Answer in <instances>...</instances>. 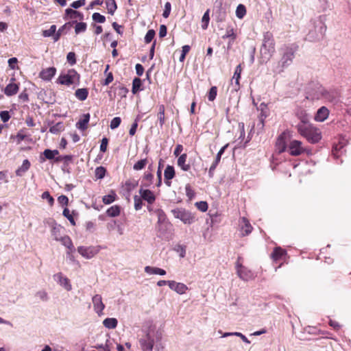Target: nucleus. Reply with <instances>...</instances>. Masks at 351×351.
Instances as JSON below:
<instances>
[{
    "label": "nucleus",
    "mask_w": 351,
    "mask_h": 351,
    "mask_svg": "<svg viewBox=\"0 0 351 351\" xmlns=\"http://www.w3.org/2000/svg\"><path fill=\"white\" fill-rule=\"evenodd\" d=\"M297 47L293 45L282 47L279 49L280 59L274 69V71L280 73L289 66L293 63Z\"/></svg>",
    "instance_id": "obj_1"
},
{
    "label": "nucleus",
    "mask_w": 351,
    "mask_h": 351,
    "mask_svg": "<svg viewBox=\"0 0 351 351\" xmlns=\"http://www.w3.org/2000/svg\"><path fill=\"white\" fill-rule=\"evenodd\" d=\"M296 128L298 133L311 143H316L322 138L319 130L311 123H298Z\"/></svg>",
    "instance_id": "obj_2"
},
{
    "label": "nucleus",
    "mask_w": 351,
    "mask_h": 351,
    "mask_svg": "<svg viewBox=\"0 0 351 351\" xmlns=\"http://www.w3.org/2000/svg\"><path fill=\"white\" fill-rule=\"evenodd\" d=\"M275 51V42L273 34L267 32L263 35V44L261 48V58L267 61Z\"/></svg>",
    "instance_id": "obj_3"
},
{
    "label": "nucleus",
    "mask_w": 351,
    "mask_h": 351,
    "mask_svg": "<svg viewBox=\"0 0 351 351\" xmlns=\"http://www.w3.org/2000/svg\"><path fill=\"white\" fill-rule=\"evenodd\" d=\"M287 152L291 156H298L304 153L311 154V150L303 146L301 141L298 140H291L287 145Z\"/></svg>",
    "instance_id": "obj_4"
},
{
    "label": "nucleus",
    "mask_w": 351,
    "mask_h": 351,
    "mask_svg": "<svg viewBox=\"0 0 351 351\" xmlns=\"http://www.w3.org/2000/svg\"><path fill=\"white\" fill-rule=\"evenodd\" d=\"M171 213L175 218L180 219L184 224L189 225L194 223L195 221V215L190 211L182 208L173 209L171 210Z\"/></svg>",
    "instance_id": "obj_5"
},
{
    "label": "nucleus",
    "mask_w": 351,
    "mask_h": 351,
    "mask_svg": "<svg viewBox=\"0 0 351 351\" xmlns=\"http://www.w3.org/2000/svg\"><path fill=\"white\" fill-rule=\"evenodd\" d=\"M326 31V26L322 21H318L315 26L314 30H310L306 36V39L309 41L314 42L323 38Z\"/></svg>",
    "instance_id": "obj_6"
},
{
    "label": "nucleus",
    "mask_w": 351,
    "mask_h": 351,
    "mask_svg": "<svg viewBox=\"0 0 351 351\" xmlns=\"http://www.w3.org/2000/svg\"><path fill=\"white\" fill-rule=\"evenodd\" d=\"M101 246H79L77 247L78 253L86 259H90L96 256L100 251Z\"/></svg>",
    "instance_id": "obj_7"
},
{
    "label": "nucleus",
    "mask_w": 351,
    "mask_h": 351,
    "mask_svg": "<svg viewBox=\"0 0 351 351\" xmlns=\"http://www.w3.org/2000/svg\"><path fill=\"white\" fill-rule=\"evenodd\" d=\"M79 78L78 73L74 69H70L66 74L59 76L58 82L61 84L69 86L74 84Z\"/></svg>",
    "instance_id": "obj_8"
},
{
    "label": "nucleus",
    "mask_w": 351,
    "mask_h": 351,
    "mask_svg": "<svg viewBox=\"0 0 351 351\" xmlns=\"http://www.w3.org/2000/svg\"><path fill=\"white\" fill-rule=\"evenodd\" d=\"M237 273L239 277L245 281L252 280L256 276L250 269L243 266L239 262L237 263Z\"/></svg>",
    "instance_id": "obj_9"
},
{
    "label": "nucleus",
    "mask_w": 351,
    "mask_h": 351,
    "mask_svg": "<svg viewBox=\"0 0 351 351\" xmlns=\"http://www.w3.org/2000/svg\"><path fill=\"white\" fill-rule=\"evenodd\" d=\"M323 86L319 84V83L313 84L311 85L308 88L306 97L307 99H321L322 95H320L322 93L321 88H322Z\"/></svg>",
    "instance_id": "obj_10"
},
{
    "label": "nucleus",
    "mask_w": 351,
    "mask_h": 351,
    "mask_svg": "<svg viewBox=\"0 0 351 351\" xmlns=\"http://www.w3.org/2000/svg\"><path fill=\"white\" fill-rule=\"evenodd\" d=\"M53 279L64 289L69 291L72 289V285L69 279L63 275L62 273L59 272L53 275Z\"/></svg>",
    "instance_id": "obj_11"
},
{
    "label": "nucleus",
    "mask_w": 351,
    "mask_h": 351,
    "mask_svg": "<svg viewBox=\"0 0 351 351\" xmlns=\"http://www.w3.org/2000/svg\"><path fill=\"white\" fill-rule=\"evenodd\" d=\"M92 302H93V308H94L95 312L99 316L104 315L103 311L105 308V305L102 302L101 295H99V294L94 295L92 298Z\"/></svg>",
    "instance_id": "obj_12"
},
{
    "label": "nucleus",
    "mask_w": 351,
    "mask_h": 351,
    "mask_svg": "<svg viewBox=\"0 0 351 351\" xmlns=\"http://www.w3.org/2000/svg\"><path fill=\"white\" fill-rule=\"evenodd\" d=\"M239 225L241 236L243 237L248 235L253 229L248 219L244 217L239 219Z\"/></svg>",
    "instance_id": "obj_13"
},
{
    "label": "nucleus",
    "mask_w": 351,
    "mask_h": 351,
    "mask_svg": "<svg viewBox=\"0 0 351 351\" xmlns=\"http://www.w3.org/2000/svg\"><path fill=\"white\" fill-rule=\"evenodd\" d=\"M242 71L241 65L239 64L234 71L233 77L231 80V86L232 87V90L234 91H238L240 88V79H241V74Z\"/></svg>",
    "instance_id": "obj_14"
},
{
    "label": "nucleus",
    "mask_w": 351,
    "mask_h": 351,
    "mask_svg": "<svg viewBox=\"0 0 351 351\" xmlns=\"http://www.w3.org/2000/svg\"><path fill=\"white\" fill-rule=\"evenodd\" d=\"M139 194L141 198L146 201L149 204H152L156 200V195L154 192L149 189L141 188Z\"/></svg>",
    "instance_id": "obj_15"
},
{
    "label": "nucleus",
    "mask_w": 351,
    "mask_h": 351,
    "mask_svg": "<svg viewBox=\"0 0 351 351\" xmlns=\"http://www.w3.org/2000/svg\"><path fill=\"white\" fill-rule=\"evenodd\" d=\"M169 287L171 290L176 291L180 295L185 293L188 290V287L185 284L182 282H177L174 280L170 281Z\"/></svg>",
    "instance_id": "obj_16"
},
{
    "label": "nucleus",
    "mask_w": 351,
    "mask_h": 351,
    "mask_svg": "<svg viewBox=\"0 0 351 351\" xmlns=\"http://www.w3.org/2000/svg\"><path fill=\"white\" fill-rule=\"evenodd\" d=\"M65 14L69 19L73 20V21L71 22L73 23V25L77 22V19L82 20L84 18V15L82 13H80V12L74 10L71 8H67L65 10Z\"/></svg>",
    "instance_id": "obj_17"
},
{
    "label": "nucleus",
    "mask_w": 351,
    "mask_h": 351,
    "mask_svg": "<svg viewBox=\"0 0 351 351\" xmlns=\"http://www.w3.org/2000/svg\"><path fill=\"white\" fill-rule=\"evenodd\" d=\"M328 109L325 106H322L317 110L314 119L316 121L323 122L328 117Z\"/></svg>",
    "instance_id": "obj_18"
},
{
    "label": "nucleus",
    "mask_w": 351,
    "mask_h": 351,
    "mask_svg": "<svg viewBox=\"0 0 351 351\" xmlns=\"http://www.w3.org/2000/svg\"><path fill=\"white\" fill-rule=\"evenodd\" d=\"M321 90L322 91V99L327 101H332L337 97V93L335 90H328L325 87H322L321 88Z\"/></svg>",
    "instance_id": "obj_19"
},
{
    "label": "nucleus",
    "mask_w": 351,
    "mask_h": 351,
    "mask_svg": "<svg viewBox=\"0 0 351 351\" xmlns=\"http://www.w3.org/2000/svg\"><path fill=\"white\" fill-rule=\"evenodd\" d=\"M153 181L154 175L149 171H146L143 177L141 188L150 187L153 184Z\"/></svg>",
    "instance_id": "obj_20"
},
{
    "label": "nucleus",
    "mask_w": 351,
    "mask_h": 351,
    "mask_svg": "<svg viewBox=\"0 0 351 351\" xmlns=\"http://www.w3.org/2000/svg\"><path fill=\"white\" fill-rule=\"evenodd\" d=\"M62 231L63 228L60 225H58L55 222L51 223V235L56 241H58L61 237H63L62 235Z\"/></svg>",
    "instance_id": "obj_21"
},
{
    "label": "nucleus",
    "mask_w": 351,
    "mask_h": 351,
    "mask_svg": "<svg viewBox=\"0 0 351 351\" xmlns=\"http://www.w3.org/2000/svg\"><path fill=\"white\" fill-rule=\"evenodd\" d=\"M295 113L296 117L300 120V122L299 123H309V116L304 109L302 108H298L296 109Z\"/></svg>",
    "instance_id": "obj_22"
},
{
    "label": "nucleus",
    "mask_w": 351,
    "mask_h": 351,
    "mask_svg": "<svg viewBox=\"0 0 351 351\" xmlns=\"http://www.w3.org/2000/svg\"><path fill=\"white\" fill-rule=\"evenodd\" d=\"M56 69L55 67H49L43 69L40 73V77L46 81L50 80L56 74Z\"/></svg>",
    "instance_id": "obj_23"
},
{
    "label": "nucleus",
    "mask_w": 351,
    "mask_h": 351,
    "mask_svg": "<svg viewBox=\"0 0 351 351\" xmlns=\"http://www.w3.org/2000/svg\"><path fill=\"white\" fill-rule=\"evenodd\" d=\"M139 343L143 351H152L154 345V340L150 341L144 337L139 339Z\"/></svg>",
    "instance_id": "obj_24"
},
{
    "label": "nucleus",
    "mask_w": 351,
    "mask_h": 351,
    "mask_svg": "<svg viewBox=\"0 0 351 351\" xmlns=\"http://www.w3.org/2000/svg\"><path fill=\"white\" fill-rule=\"evenodd\" d=\"M90 120V114H84L82 118L77 122L76 126L79 130H85L87 128Z\"/></svg>",
    "instance_id": "obj_25"
},
{
    "label": "nucleus",
    "mask_w": 351,
    "mask_h": 351,
    "mask_svg": "<svg viewBox=\"0 0 351 351\" xmlns=\"http://www.w3.org/2000/svg\"><path fill=\"white\" fill-rule=\"evenodd\" d=\"M164 176L165 180V183L170 186L171 182L170 180L173 179L175 176V170L173 166L167 165V167L165 169Z\"/></svg>",
    "instance_id": "obj_26"
},
{
    "label": "nucleus",
    "mask_w": 351,
    "mask_h": 351,
    "mask_svg": "<svg viewBox=\"0 0 351 351\" xmlns=\"http://www.w3.org/2000/svg\"><path fill=\"white\" fill-rule=\"evenodd\" d=\"M144 269L145 273L150 275L155 274L165 276L166 274V271L159 267L146 266Z\"/></svg>",
    "instance_id": "obj_27"
},
{
    "label": "nucleus",
    "mask_w": 351,
    "mask_h": 351,
    "mask_svg": "<svg viewBox=\"0 0 351 351\" xmlns=\"http://www.w3.org/2000/svg\"><path fill=\"white\" fill-rule=\"evenodd\" d=\"M286 254L287 252L285 250L280 247H277L274 250L271 254V258L274 261H278L282 259L283 257L286 256Z\"/></svg>",
    "instance_id": "obj_28"
},
{
    "label": "nucleus",
    "mask_w": 351,
    "mask_h": 351,
    "mask_svg": "<svg viewBox=\"0 0 351 351\" xmlns=\"http://www.w3.org/2000/svg\"><path fill=\"white\" fill-rule=\"evenodd\" d=\"M187 158L186 154H183L180 156L178 159V165L181 168L182 170L187 171L190 169L191 166L189 164L186 163Z\"/></svg>",
    "instance_id": "obj_29"
},
{
    "label": "nucleus",
    "mask_w": 351,
    "mask_h": 351,
    "mask_svg": "<svg viewBox=\"0 0 351 351\" xmlns=\"http://www.w3.org/2000/svg\"><path fill=\"white\" fill-rule=\"evenodd\" d=\"M19 90V86L15 83L8 84L4 90V93L7 96H12L17 93Z\"/></svg>",
    "instance_id": "obj_30"
},
{
    "label": "nucleus",
    "mask_w": 351,
    "mask_h": 351,
    "mask_svg": "<svg viewBox=\"0 0 351 351\" xmlns=\"http://www.w3.org/2000/svg\"><path fill=\"white\" fill-rule=\"evenodd\" d=\"M103 325L108 329H114L118 325V321L114 317H108L103 321Z\"/></svg>",
    "instance_id": "obj_31"
},
{
    "label": "nucleus",
    "mask_w": 351,
    "mask_h": 351,
    "mask_svg": "<svg viewBox=\"0 0 351 351\" xmlns=\"http://www.w3.org/2000/svg\"><path fill=\"white\" fill-rule=\"evenodd\" d=\"M30 165V162L27 159L24 160L22 165L16 169V175L22 176L29 169Z\"/></svg>",
    "instance_id": "obj_32"
},
{
    "label": "nucleus",
    "mask_w": 351,
    "mask_h": 351,
    "mask_svg": "<svg viewBox=\"0 0 351 351\" xmlns=\"http://www.w3.org/2000/svg\"><path fill=\"white\" fill-rule=\"evenodd\" d=\"M276 149L279 153H282L287 149L286 145L285 138L282 135L280 136L276 143Z\"/></svg>",
    "instance_id": "obj_33"
},
{
    "label": "nucleus",
    "mask_w": 351,
    "mask_h": 351,
    "mask_svg": "<svg viewBox=\"0 0 351 351\" xmlns=\"http://www.w3.org/2000/svg\"><path fill=\"white\" fill-rule=\"evenodd\" d=\"M88 95L87 88H78L75 92V97L80 101H84L86 99Z\"/></svg>",
    "instance_id": "obj_34"
},
{
    "label": "nucleus",
    "mask_w": 351,
    "mask_h": 351,
    "mask_svg": "<svg viewBox=\"0 0 351 351\" xmlns=\"http://www.w3.org/2000/svg\"><path fill=\"white\" fill-rule=\"evenodd\" d=\"M120 213L121 208L118 205L112 206L106 210L107 215L111 217L119 216L120 215Z\"/></svg>",
    "instance_id": "obj_35"
},
{
    "label": "nucleus",
    "mask_w": 351,
    "mask_h": 351,
    "mask_svg": "<svg viewBox=\"0 0 351 351\" xmlns=\"http://www.w3.org/2000/svg\"><path fill=\"white\" fill-rule=\"evenodd\" d=\"M157 333V330L155 326H150L149 328L145 330V337L147 338L148 340H154L155 337Z\"/></svg>",
    "instance_id": "obj_36"
},
{
    "label": "nucleus",
    "mask_w": 351,
    "mask_h": 351,
    "mask_svg": "<svg viewBox=\"0 0 351 351\" xmlns=\"http://www.w3.org/2000/svg\"><path fill=\"white\" fill-rule=\"evenodd\" d=\"M141 86H142V81L140 78L138 77H135L134 80H133V82H132V92L133 94H136L137 93L138 91H140L141 89Z\"/></svg>",
    "instance_id": "obj_37"
},
{
    "label": "nucleus",
    "mask_w": 351,
    "mask_h": 351,
    "mask_svg": "<svg viewBox=\"0 0 351 351\" xmlns=\"http://www.w3.org/2000/svg\"><path fill=\"white\" fill-rule=\"evenodd\" d=\"M64 129V126L63 123L58 122L56 123L55 125H52L49 128V132L54 134H58L62 131H63Z\"/></svg>",
    "instance_id": "obj_38"
},
{
    "label": "nucleus",
    "mask_w": 351,
    "mask_h": 351,
    "mask_svg": "<svg viewBox=\"0 0 351 351\" xmlns=\"http://www.w3.org/2000/svg\"><path fill=\"white\" fill-rule=\"evenodd\" d=\"M117 194L114 191H111L108 195L103 197L102 201L105 204H110L115 201Z\"/></svg>",
    "instance_id": "obj_39"
},
{
    "label": "nucleus",
    "mask_w": 351,
    "mask_h": 351,
    "mask_svg": "<svg viewBox=\"0 0 351 351\" xmlns=\"http://www.w3.org/2000/svg\"><path fill=\"white\" fill-rule=\"evenodd\" d=\"M58 154L59 152L57 149L51 150L47 149L43 152V155L45 156V158L48 160L54 159L56 160V156L58 155Z\"/></svg>",
    "instance_id": "obj_40"
},
{
    "label": "nucleus",
    "mask_w": 351,
    "mask_h": 351,
    "mask_svg": "<svg viewBox=\"0 0 351 351\" xmlns=\"http://www.w3.org/2000/svg\"><path fill=\"white\" fill-rule=\"evenodd\" d=\"M165 108L163 104L158 106V119L160 123V127H162L165 123Z\"/></svg>",
    "instance_id": "obj_41"
},
{
    "label": "nucleus",
    "mask_w": 351,
    "mask_h": 351,
    "mask_svg": "<svg viewBox=\"0 0 351 351\" xmlns=\"http://www.w3.org/2000/svg\"><path fill=\"white\" fill-rule=\"evenodd\" d=\"M106 8H107L108 13L110 14L111 15H113L115 10L117 8L115 1L114 0L106 1Z\"/></svg>",
    "instance_id": "obj_42"
},
{
    "label": "nucleus",
    "mask_w": 351,
    "mask_h": 351,
    "mask_svg": "<svg viewBox=\"0 0 351 351\" xmlns=\"http://www.w3.org/2000/svg\"><path fill=\"white\" fill-rule=\"evenodd\" d=\"M106 169L104 167H98L95 169V175L97 179H102L105 177Z\"/></svg>",
    "instance_id": "obj_43"
},
{
    "label": "nucleus",
    "mask_w": 351,
    "mask_h": 351,
    "mask_svg": "<svg viewBox=\"0 0 351 351\" xmlns=\"http://www.w3.org/2000/svg\"><path fill=\"white\" fill-rule=\"evenodd\" d=\"M210 21L209 10H207L204 14L202 19V28L203 29H207Z\"/></svg>",
    "instance_id": "obj_44"
},
{
    "label": "nucleus",
    "mask_w": 351,
    "mask_h": 351,
    "mask_svg": "<svg viewBox=\"0 0 351 351\" xmlns=\"http://www.w3.org/2000/svg\"><path fill=\"white\" fill-rule=\"evenodd\" d=\"M75 32L76 34L84 32L86 29V23L84 22L75 23Z\"/></svg>",
    "instance_id": "obj_45"
},
{
    "label": "nucleus",
    "mask_w": 351,
    "mask_h": 351,
    "mask_svg": "<svg viewBox=\"0 0 351 351\" xmlns=\"http://www.w3.org/2000/svg\"><path fill=\"white\" fill-rule=\"evenodd\" d=\"M246 14V9H245V7L242 5V4H239L237 8V10H236V16L239 18V19H243V16L245 15Z\"/></svg>",
    "instance_id": "obj_46"
},
{
    "label": "nucleus",
    "mask_w": 351,
    "mask_h": 351,
    "mask_svg": "<svg viewBox=\"0 0 351 351\" xmlns=\"http://www.w3.org/2000/svg\"><path fill=\"white\" fill-rule=\"evenodd\" d=\"M58 241H60L62 243V245L65 246L66 248L69 247H72L73 242L71 238L67 235H64L63 237H62Z\"/></svg>",
    "instance_id": "obj_47"
},
{
    "label": "nucleus",
    "mask_w": 351,
    "mask_h": 351,
    "mask_svg": "<svg viewBox=\"0 0 351 351\" xmlns=\"http://www.w3.org/2000/svg\"><path fill=\"white\" fill-rule=\"evenodd\" d=\"M217 95V88L212 86L208 93V99L209 101H213L215 99Z\"/></svg>",
    "instance_id": "obj_48"
},
{
    "label": "nucleus",
    "mask_w": 351,
    "mask_h": 351,
    "mask_svg": "<svg viewBox=\"0 0 351 351\" xmlns=\"http://www.w3.org/2000/svg\"><path fill=\"white\" fill-rule=\"evenodd\" d=\"M147 163V159L140 160H138L137 162H136L134 165L133 168H134V170H136V171L141 170L143 168H145V167L146 166Z\"/></svg>",
    "instance_id": "obj_49"
},
{
    "label": "nucleus",
    "mask_w": 351,
    "mask_h": 351,
    "mask_svg": "<svg viewBox=\"0 0 351 351\" xmlns=\"http://www.w3.org/2000/svg\"><path fill=\"white\" fill-rule=\"evenodd\" d=\"M229 38H231L232 40H234L236 38V34L234 33L233 28L232 27L227 28L226 34L222 36L223 39H226Z\"/></svg>",
    "instance_id": "obj_50"
},
{
    "label": "nucleus",
    "mask_w": 351,
    "mask_h": 351,
    "mask_svg": "<svg viewBox=\"0 0 351 351\" xmlns=\"http://www.w3.org/2000/svg\"><path fill=\"white\" fill-rule=\"evenodd\" d=\"M56 32V26L55 25H52L49 29L44 30L43 32V36L44 37H50L53 36Z\"/></svg>",
    "instance_id": "obj_51"
},
{
    "label": "nucleus",
    "mask_w": 351,
    "mask_h": 351,
    "mask_svg": "<svg viewBox=\"0 0 351 351\" xmlns=\"http://www.w3.org/2000/svg\"><path fill=\"white\" fill-rule=\"evenodd\" d=\"M92 18L93 20L97 23H104L106 21L105 16L98 12L93 13Z\"/></svg>",
    "instance_id": "obj_52"
},
{
    "label": "nucleus",
    "mask_w": 351,
    "mask_h": 351,
    "mask_svg": "<svg viewBox=\"0 0 351 351\" xmlns=\"http://www.w3.org/2000/svg\"><path fill=\"white\" fill-rule=\"evenodd\" d=\"M175 251L179 254L180 258L186 256V247L182 245H178L175 247Z\"/></svg>",
    "instance_id": "obj_53"
},
{
    "label": "nucleus",
    "mask_w": 351,
    "mask_h": 351,
    "mask_svg": "<svg viewBox=\"0 0 351 351\" xmlns=\"http://www.w3.org/2000/svg\"><path fill=\"white\" fill-rule=\"evenodd\" d=\"M142 198L141 197H138V195H134V208L136 210H139L141 209L143 204H142Z\"/></svg>",
    "instance_id": "obj_54"
},
{
    "label": "nucleus",
    "mask_w": 351,
    "mask_h": 351,
    "mask_svg": "<svg viewBox=\"0 0 351 351\" xmlns=\"http://www.w3.org/2000/svg\"><path fill=\"white\" fill-rule=\"evenodd\" d=\"M121 119L120 117H117L113 118L110 122V128L112 130H114V129L117 128L119 126V125L121 124Z\"/></svg>",
    "instance_id": "obj_55"
},
{
    "label": "nucleus",
    "mask_w": 351,
    "mask_h": 351,
    "mask_svg": "<svg viewBox=\"0 0 351 351\" xmlns=\"http://www.w3.org/2000/svg\"><path fill=\"white\" fill-rule=\"evenodd\" d=\"M73 27V23L68 22L66 23L64 25H62L59 29L58 30L61 34L66 33L68 31H69Z\"/></svg>",
    "instance_id": "obj_56"
},
{
    "label": "nucleus",
    "mask_w": 351,
    "mask_h": 351,
    "mask_svg": "<svg viewBox=\"0 0 351 351\" xmlns=\"http://www.w3.org/2000/svg\"><path fill=\"white\" fill-rule=\"evenodd\" d=\"M155 36V31L154 29H149L147 31L145 36V42L146 43H149Z\"/></svg>",
    "instance_id": "obj_57"
},
{
    "label": "nucleus",
    "mask_w": 351,
    "mask_h": 351,
    "mask_svg": "<svg viewBox=\"0 0 351 351\" xmlns=\"http://www.w3.org/2000/svg\"><path fill=\"white\" fill-rule=\"evenodd\" d=\"M195 206L202 212H206L208 210V204L206 202H196Z\"/></svg>",
    "instance_id": "obj_58"
},
{
    "label": "nucleus",
    "mask_w": 351,
    "mask_h": 351,
    "mask_svg": "<svg viewBox=\"0 0 351 351\" xmlns=\"http://www.w3.org/2000/svg\"><path fill=\"white\" fill-rule=\"evenodd\" d=\"M191 47L189 45H184L182 48V53L180 57V61L183 62L185 59L186 55L190 51Z\"/></svg>",
    "instance_id": "obj_59"
},
{
    "label": "nucleus",
    "mask_w": 351,
    "mask_h": 351,
    "mask_svg": "<svg viewBox=\"0 0 351 351\" xmlns=\"http://www.w3.org/2000/svg\"><path fill=\"white\" fill-rule=\"evenodd\" d=\"M36 296L43 301H47L49 299L48 294L45 290L38 291Z\"/></svg>",
    "instance_id": "obj_60"
},
{
    "label": "nucleus",
    "mask_w": 351,
    "mask_h": 351,
    "mask_svg": "<svg viewBox=\"0 0 351 351\" xmlns=\"http://www.w3.org/2000/svg\"><path fill=\"white\" fill-rule=\"evenodd\" d=\"M63 215L69 219L71 224L75 225V221L73 216L70 214V211L67 208H65L63 210Z\"/></svg>",
    "instance_id": "obj_61"
},
{
    "label": "nucleus",
    "mask_w": 351,
    "mask_h": 351,
    "mask_svg": "<svg viewBox=\"0 0 351 351\" xmlns=\"http://www.w3.org/2000/svg\"><path fill=\"white\" fill-rule=\"evenodd\" d=\"M41 197L43 199H47L49 202V204L51 206L53 205V202H54V199L51 196V195L49 194V193L48 191H45L44 193H43L42 195H41Z\"/></svg>",
    "instance_id": "obj_62"
},
{
    "label": "nucleus",
    "mask_w": 351,
    "mask_h": 351,
    "mask_svg": "<svg viewBox=\"0 0 351 351\" xmlns=\"http://www.w3.org/2000/svg\"><path fill=\"white\" fill-rule=\"evenodd\" d=\"M171 10V5L169 2H167L165 4V10L162 13V16L164 18H168Z\"/></svg>",
    "instance_id": "obj_63"
},
{
    "label": "nucleus",
    "mask_w": 351,
    "mask_h": 351,
    "mask_svg": "<svg viewBox=\"0 0 351 351\" xmlns=\"http://www.w3.org/2000/svg\"><path fill=\"white\" fill-rule=\"evenodd\" d=\"M66 59L71 65H74L76 63L75 54L74 52H69L66 56Z\"/></svg>",
    "instance_id": "obj_64"
}]
</instances>
